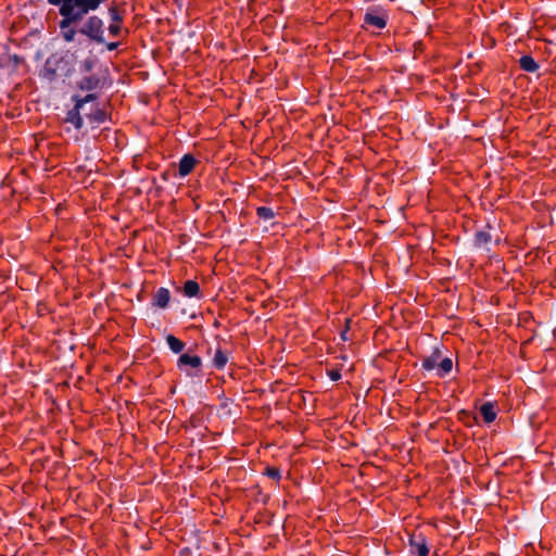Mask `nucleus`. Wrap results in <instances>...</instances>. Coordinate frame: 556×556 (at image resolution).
Wrapping results in <instances>:
<instances>
[{
    "mask_svg": "<svg viewBox=\"0 0 556 556\" xmlns=\"http://www.w3.org/2000/svg\"><path fill=\"white\" fill-rule=\"evenodd\" d=\"M23 61L24 59L17 54L7 53L0 55V66L11 67L12 71H15Z\"/></svg>",
    "mask_w": 556,
    "mask_h": 556,
    "instance_id": "obj_16",
    "label": "nucleus"
},
{
    "mask_svg": "<svg viewBox=\"0 0 556 556\" xmlns=\"http://www.w3.org/2000/svg\"><path fill=\"white\" fill-rule=\"evenodd\" d=\"M327 376L332 381H338L341 379V370L338 368L327 369Z\"/></svg>",
    "mask_w": 556,
    "mask_h": 556,
    "instance_id": "obj_24",
    "label": "nucleus"
},
{
    "mask_svg": "<svg viewBox=\"0 0 556 556\" xmlns=\"http://www.w3.org/2000/svg\"><path fill=\"white\" fill-rule=\"evenodd\" d=\"M76 53L68 50L52 53L45 62L39 76L52 83L58 77L70 78L77 72Z\"/></svg>",
    "mask_w": 556,
    "mask_h": 556,
    "instance_id": "obj_3",
    "label": "nucleus"
},
{
    "mask_svg": "<svg viewBox=\"0 0 556 556\" xmlns=\"http://www.w3.org/2000/svg\"><path fill=\"white\" fill-rule=\"evenodd\" d=\"M480 414L485 424L493 422L497 417L496 403L485 402L480 407Z\"/></svg>",
    "mask_w": 556,
    "mask_h": 556,
    "instance_id": "obj_14",
    "label": "nucleus"
},
{
    "mask_svg": "<svg viewBox=\"0 0 556 556\" xmlns=\"http://www.w3.org/2000/svg\"><path fill=\"white\" fill-rule=\"evenodd\" d=\"M453 369V361L451 357H444L440 359V364L437 369V376L440 378L446 377Z\"/></svg>",
    "mask_w": 556,
    "mask_h": 556,
    "instance_id": "obj_20",
    "label": "nucleus"
},
{
    "mask_svg": "<svg viewBox=\"0 0 556 556\" xmlns=\"http://www.w3.org/2000/svg\"><path fill=\"white\" fill-rule=\"evenodd\" d=\"M378 9L369 10L364 16V22L368 25L382 29L387 25V15L384 13L377 14Z\"/></svg>",
    "mask_w": 556,
    "mask_h": 556,
    "instance_id": "obj_12",
    "label": "nucleus"
},
{
    "mask_svg": "<svg viewBox=\"0 0 556 556\" xmlns=\"http://www.w3.org/2000/svg\"><path fill=\"white\" fill-rule=\"evenodd\" d=\"M98 99V96L92 91L85 97H79L74 94L72 100L75 102L74 108L68 111L66 116V122L74 125L75 128L81 129L85 124V119L83 117V112H85V105L89 102H93Z\"/></svg>",
    "mask_w": 556,
    "mask_h": 556,
    "instance_id": "obj_5",
    "label": "nucleus"
},
{
    "mask_svg": "<svg viewBox=\"0 0 556 556\" xmlns=\"http://www.w3.org/2000/svg\"><path fill=\"white\" fill-rule=\"evenodd\" d=\"M176 366L178 370L186 372L190 377H197L202 374V358L189 352L180 354Z\"/></svg>",
    "mask_w": 556,
    "mask_h": 556,
    "instance_id": "obj_6",
    "label": "nucleus"
},
{
    "mask_svg": "<svg viewBox=\"0 0 556 556\" xmlns=\"http://www.w3.org/2000/svg\"><path fill=\"white\" fill-rule=\"evenodd\" d=\"M198 164V160L193 154L187 153L182 155L178 163V175L180 177H186L193 172L195 165Z\"/></svg>",
    "mask_w": 556,
    "mask_h": 556,
    "instance_id": "obj_9",
    "label": "nucleus"
},
{
    "mask_svg": "<svg viewBox=\"0 0 556 556\" xmlns=\"http://www.w3.org/2000/svg\"><path fill=\"white\" fill-rule=\"evenodd\" d=\"M99 60L89 51V54L77 62V73L83 75L80 79L76 81V88L81 91H96L104 88L105 78L99 74L92 73L96 68Z\"/></svg>",
    "mask_w": 556,
    "mask_h": 556,
    "instance_id": "obj_4",
    "label": "nucleus"
},
{
    "mask_svg": "<svg viewBox=\"0 0 556 556\" xmlns=\"http://www.w3.org/2000/svg\"><path fill=\"white\" fill-rule=\"evenodd\" d=\"M84 116L87 118V122L90 125L91 129H96L98 125L105 122L106 119V113L101 109H96L91 112H83V117Z\"/></svg>",
    "mask_w": 556,
    "mask_h": 556,
    "instance_id": "obj_13",
    "label": "nucleus"
},
{
    "mask_svg": "<svg viewBox=\"0 0 556 556\" xmlns=\"http://www.w3.org/2000/svg\"><path fill=\"white\" fill-rule=\"evenodd\" d=\"M264 475L275 480L277 483H279V481L281 480V472L280 469L277 467L267 466L265 468Z\"/></svg>",
    "mask_w": 556,
    "mask_h": 556,
    "instance_id": "obj_22",
    "label": "nucleus"
},
{
    "mask_svg": "<svg viewBox=\"0 0 556 556\" xmlns=\"http://www.w3.org/2000/svg\"><path fill=\"white\" fill-rule=\"evenodd\" d=\"M123 5V3H118L115 0L108 4L109 26H105L104 18L96 14V12H90L83 21L78 22L80 36L87 40L89 46L105 43V34L110 38L121 36L125 13V10L122 8Z\"/></svg>",
    "mask_w": 556,
    "mask_h": 556,
    "instance_id": "obj_1",
    "label": "nucleus"
},
{
    "mask_svg": "<svg viewBox=\"0 0 556 556\" xmlns=\"http://www.w3.org/2000/svg\"><path fill=\"white\" fill-rule=\"evenodd\" d=\"M229 357L230 352L218 344L212 358V366L217 370H223L226 367Z\"/></svg>",
    "mask_w": 556,
    "mask_h": 556,
    "instance_id": "obj_11",
    "label": "nucleus"
},
{
    "mask_svg": "<svg viewBox=\"0 0 556 556\" xmlns=\"http://www.w3.org/2000/svg\"><path fill=\"white\" fill-rule=\"evenodd\" d=\"M442 357L441 349L435 346L431 354L425 356L421 361V368L426 371L437 370Z\"/></svg>",
    "mask_w": 556,
    "mask_h": 556,
    "instance_id": "obj_10",
    "label": "nucleus"
},
{
    "mask_svg": "<svg viewBox=\"0 0 556 556\" xmlns=\"http://www.w3.org/2000/svg\"><path fill=\"white\" fill-rule=\"evenodd\" d=\"M169 302V290L167 288L161 287L153 293L151 304L156 308L165 309L168 307Z\"/></svg>",
    "mask_w": 556,
    "mask_h": 556,
    "instance_id": "obj_8",
    "label": "nucleus"
},
{
    "mask_svg": "<svg viewBox=\"0 0 556 556\" xmlns=\"http://www.w3.org/2000/svg\"><path fill=\"white\" fill-rule=\"evenodd\" d=\"M349 329H350V319H346L345 328H344V330L341 332V338H342V340H344V341H345V340H348V339H346V332L349 331Z\"/></svg>",
    "mask_w": 556,
    "mask_h": 556,
    "instance_id": "obj_25",
    "label": "nucleus"
},
{
    "mask_svg": "<svg viewBox=\"0 0 556 556\" xmlns=\"http://www.w3.org/2000/svg\"><path fill=\"white\" fill-rule=\"evenodd\" d=\"M182 292L188 298H199L201 295L200 285L195 280H187L182 286Z\"/></svg>",
    "mask_w": 556,
    "mask_h": 556,
    "instance_id": "obj_17",
    "label": "nucleus"
},
{
    "mask_svg": "<svg viewBox=\"0 0 556 556\" xmlns=\"http://www.w3.org/2000/svg\"><path fill=\"white\" fill-rule=\"evenodd\" d=\"M492 229H493V227L490 224H486L484 229L478 230L473 237L475 247H482V245H486L488 243H490L492 241V236H491L490 230H492Z\"/></svg>",
    "mask_w": 556,
    "mask_h": 556,
    "instance_id": "obj_15",
    "label": "nucleus"
},
{
    "mask_svg": "<svg viewBox=\"0 0 556 556\" xmlns=\"http://www.w3.org/2000/svg\"><path fill=\"white\" fill-rule=\"evenodd\" d=\"M256 215L260 219H263V220H270V219H274L276 216L274 210L268 206L256 207Z\"/></svg>",
    "mask_w": 556,
    "mask_h": 556,
    "instance_id": "obj_21",
    "label": "nucleus"
},
{
    "mask_svg": "<svg viewBox=\"0 0 556 556\" xmlns=\"http://www.w3.org/2000/svg\"><path fill=\"white\" fill-rule=\"evenodd\" d=\"M166 342L170 351L175 354L181 353L186 346L185 342L179 338L175 337L174 334H167Z\"/></svg>",
    "mask_w": 556,
    "mask_h": 556,
    "instance_id": "obj_19",
    "label": "nucleus"
},
{
    "mask_svg": "<svg viewBox=\"0 0 556 556\" xmlns=\"http://www.w3.org/2000/svg\"><path fill=\"white\" fill-rule=\"evenodd\" d=\"M59 8L61 20L59 27L65 42H73L80 35L78 22L90 12H97L108 0H47Z\"/></svg>",
    "mask_w": 556,
    "mask_h": 556,
    "instance_id": "obj_2",
    "label": "nucleus"
},
{
    "mask_svg": "<svg viewBox=\"0 0 556 556\" xmlns=\"http://www.w3.org/2000/svg\"><path fill=\"white\" fill-rule=\"evenodd\" d=\"M409 548L414 556L429 555L428 542L422 533H413L409 536Z\"/></svg>",
    "mask_w": 556,
    "mask_h": 556,
    "instance_id": "obj_7",
    "label": "nucleus"
},
{
    "mask_svg": "<svg viewBox=\"0 0 556 556\" xmlns=\"http://www.w3.org/2000/svg\"><path fill=\"white\" fill-rule=\"evenodd\" d=\"M102 131H105V132H104V137H105V139H109V137L111 136V134L114 136V138L116 137V130L111 131L109 128H104V129H102Z\"/></svg>",
    "mask_w": 556,
    "mask_h": 556,
    "instance_id": "obj_26",
    "label": "nucleus"
},
{
    "mask_svg": "<svg viewBox=\"0 0 556 556\" xmlns=\"http://www.w3.org/2000/svg\"><path fill=\"white\" fill-rule=\"evenodd\" d=\"M101 135H102V131L100 134H93L92 137H93V139H97Z\"/></svg>",
    "mask_w": 556,
    "mask_h": 556,
    "instance_id": "obj_27",
    "label": "nucleus"
},
{
    "mask_svg": "<svg viewBox=\"0 0 556 556\" xmlns=\"http://www.w3.org/2000/svg\"><path fill=\"white\" fill-rule=\"evenodd\" d=\"M108 34H105V43H96L94 46H99L104 48L106 51H115L119 47V42L117 41H108Z\"/></svg>",
    "mask_w": 556,
    "mask_h": 556,
    "instance_id": "obj_23",
    "label": "nucleus"
},
{
    "mask_svg": "<svg viewBox=\"0 0 556 556\" xmlns=\"http://www.w3.org/2000/svg\"><path fill=\"white\" fill-rule=\"evenodd\" d=\"M519 65L528 73H535L540 68L539 63L531 55H522L519 59Z\"/></svg>",
    "mask_w": 556,
    "mask_h": 556,
    "instance_id": "obj_18",
    "label": "nucleus"
}]
</instances>
